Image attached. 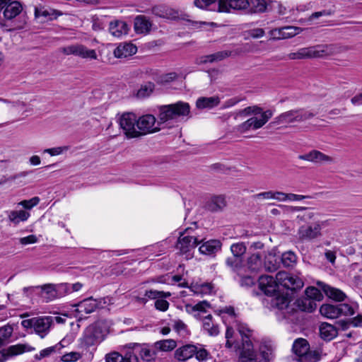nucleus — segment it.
<instances>
[{
    "instance_id": "f257e3e1",
    "label": "nucleus",
    "mask_w": 362,
    "mask_h": 362,
    "mask_svg": "<svg viewBox=\"0 0 362 362\" xmlns=\"http://www.w3.org/2000/svg\"><path fill=\"white\" fill-rule=\"evenodd\" d=\"M240 115L250 118L235 127V130L240 134H245L250 130H257L262 128L273 116L272 110L263 111L257 106L247 107L240 112Z\"/></svg>"
},
{
    "instance_id": "f03ea898",
    "label": "nucleus",
    "mask_w": 362,
    "mask_h": 362,
    "mask_svg": "<svg viewBox=\"0 0 362 362\" xmlns=\"http://www.w3.org/2000/svg\"><path fill=\"white\" fill-rule=\"evenodd\" d=\"M341 52V47L334 44H321L315 46L303 47L296 52L288 54L291 60L311 58H322L337 54Z\"/></svg>"
},
{
    "instance_id": "7ed1b4c3",
    "label": "nucleus",
    "mask_w": 362,
    "mask_h": 362,
    "mask_svg": "<svg viewBox=\"0 0 362 362\" xmlns=\"http://www.w3.org/2000/svg\"><path fill=\"white\" fill-rule=\"evenodd\" d=\"M190 110L189 103L183 101L162 105L158 109L159 123L168 124L170 122H178L180 119L189 118Z\"/></svg>"
},
{
    "instance_id": "20e7f679",
    "label": "nucleus",
    "mask_w": 362,
    "mask_h": 362,
    "mask_svg": "<svg viewBox=\"0 0 362 362\" xmlns=\"http://www.w3.org/2000/svg\"><path fill=\"white\" fill-rule=\"evenodd\" d=\"M210 304L206 300H202L195 305L187 303L185 305V310L187 313L192 315L196 319L203 320V329L210 336H216L219 332L217 325L212 322V315L210 314L204 316L207 313Z\"/></svg>"
},
{
    "instance_id": "39448f33",
    "label": "nucleus",
    "mask_w": 362,
    "mask_h": 362,
    "mask_svg": "<svg viewBox=\"0 0 362 362\" xmlns=\"http://www.w3.org/2000/svg\"><path fill=\"white\" fill-rule=\"evenodd\" d=\"M237 330L241 337L242 345L239 347L240 362H257V356L250 340L252 331L244 323H237Z\"/></svg>"
},
{
    "instance_id": "423d86ee",
    "label": "nucleus",
    "mask_w": 362,
    "mask_h": 362,
    "mask_svg": "<svg viewBox=\"0 0 362 362\" xmlns=\"http://www.w3.org/2000/svg\"><path fill=\"white\" fill-rule=\"evenodd\" d=\"M52 322V317L42 316L23 320L21 325L25 329H33L36 334L43 339L49 332Z\"/></svg>"
},
{
    "instance_id": "0eeeda50",
    "label": "nucleus",
    "mask_w": 362,
    "mask_h": 362,
    "mask_svg": "<svg viewBox=\"0 0 362 362\" xmlns=\"http://www.w3.org/2000/svg\"><path fill=\"white\" fill-rule=\"evenodd\" d=\"M292 350L298 357V362H317L320 359L319 354L317 351L310 350V345L305 339H296Z\"/></svg>"
},
{
    "instance_id": "6e6552de",
    "label": "nucleus",
    "mask_w": 362,
    "mask_h": 362,
    "mask_svg": "<svg viewBox=\"0 0 362 362\" xmlns=\"http://www.w3.org/2000/svg\"><path fill=\"white\" fill-rule=\"evenodd\" d=\"M314 114L304 109H296L281 113L274 119V123L278 124L300 122L312 118Z\"/></svg>"
},
{
    "instance_id": "1a4fd4ad",
    "label": "nucleus",
    "mask_w": 362,
    "mask_h": 362,
    "mask_svg": "<svg viewBox=\"0 0 362 362\" xmlns=\"http://www.w3.org/2000/svg\"><path fill=\"white\" fill-rule=\"evenodd\" d=\"M120 128L127 138L139 137L137 129V117L132 112H124L118 117Z\"/></svg>"
},
{
    "instance_id": "9d476101",
    "label": "nucleus",
    "mask_w": 362,
    "mask_h": 362,
    "mask_svg": "<svg viewBox=\"0 0 362 362\" xmlns=\"http://www.w3.org/2000/svg\"><path fill=\"white\" fill-rule=\"evenodd\" d=\"M162 124L159 123V119L156 121L153 115L147 114L139 117L137 118V129L140 132L139 136L160 131Z\"/></svg>"
},
{
    "instance_id": "9b49d317",
    "label": "nucleus",
    "mask_w": 362,
    "mask_h": 362,
    "mask_svg": "<svg viewBox=\"0 0 362 362\" xmlns=\"http://www.w3.org/2000/svg\"><path fill=\"white\" fill-rule=\"evenodd\" d=\"M103 340V336L101 330L96 325L88 326L84 331L82 337L79 339L81 346L86 348L94 346Z\"/></svg>"
},
{
    "instance_id": "f8f14e48",
    "label": "nucleus",
    "mask_w": 362,
    "mask_h": 362,
    "mask_svg": "<svg viewBox=\"0 0 362 362\" xmlns=\"http://www.w3.org/2000/svg\"><path fill=\"white\" fill-rule=\"evenodd\" d=\"M66 55H74L86 59H97L98 55L95 49H90L81 44L70 45L61 49Z\"/></svg>"
},
{
    "instance_id": "ddd939ff",
    "label": "nucleus",
    "mask_w": 362,
    "mask_h": 362,
    "mask_svg": "<svg viewBox=\"0 0 362 362\" xmlns=\"http://www.w3.org/2000/svg\"><path fill=\"white\" fill-rule=\"evenodd\" d=\"M276 279L279 285L291 291L299 290L304 286V282L300 277L286 272H279Z\"/></svg>"
},
{
    "instance_id": "4468645a",
    "label": "nucleus",
    "mask_w": 362,
    "mask_h": 362,
    "mask_svg": "<svg viewBox=\"0 0 362 362\" xmlns=\"http://www.w3.org/2000/svg\"><path fill=\"white\" fill-rule=\"evenodd\" d=\"M323 222H315L310 225L301 226L297 232L298 238L301 241L312 240L321 236Z\"/></svg>"
},
{
    "instance_id": "2eb2a0df",
    "label": "nucleus",
    "mask_w": 362,
    "mask_h": 362,
    "mask_svg": "<svg viewBox=\"0 0 362 362\" xmlns=\"http://www.w3.org/2000/svg\"><path fill=\"white\" fill-rule=\"evenodd\" d=\"M35 350V348L29 344H17L10 346L7 349L0 351V362H6L9 358Z\"/></svg>"
},
{
    "instance_id": "dca6fc26",
    "label": "nucleus",
    "mask_w": 362,
    "mask_h": 362,
    "mask_svg": "<svg viewBox=\"0 0 362 362\" xmlns=\"http://www.w3.org/2000/svg\"><path fill=\"white\" fill-rule=\"evenodd\" d=\"M199 241L194 235L189 234V229H187L180 235L178 238L176 248L182 253L190 252L198 245Z\"/></svg>"
},
{
    "instance_id": "f3484780",
    "label": "nucleus",
    "mask_w": 362,
    "mask_h": 362,
    "mask_svg": "<svg viewBox=\"0 0 362 362\" xmlns=\"http://www.w3.org/2000/svg\"><path fill=\"white\" fill-rule=\"evenodd\" d=\"M303 29L296 26H284L274 28L269 31V36L273 40H280L291 38L300 33Z\"/></svg>"
},
{
    "instance_id": "a211bd4d",
    "label": "nucleus",
    "mask_w": 362,
    "mask_h": 362,
    "mask_svg": "<svg viewBox=\"0 0 362 362\" xmlns=\"http://www.w3.org/2000/svg\"><path fill=\"white\" fill-rule=\"evenodd\" d=\"M259 288L267 296L275 295L278 291L279 283L272 276L262 275L259 278Z\"/></svg>"
},
{
    "instance_id": "6ab92c4d",
    "label": "nucleus",
    "mask_w": 362,
    "mask_h": 362,
    "mask_svg": "<svg viewBox=\"0 0 362 362\" xmlns=\"http://www.w3.org/2000/svg\"><path fill=\"white\" fill-rule=\"evenodd\" d=\"M300 160H306L316 164L329 163L333 162V158L317 150H312L306 153L299 155Z\"/></svg>"
},
{
    "instance_id": "aec40b11",
    "label": "nucleus",
    "mask_w": 362,
    "mask_h": 362,
    "mask_svg": "<svg viewBox=\"0 0 362 362\" xmlns=\"http://www.w3.org/2000/svg\"><path fill=\"white\" fill-rule=\"evenodd\" d=\"M249 4L248 0H218V12H230V9H245Z\"/></svg>"
},
{
    "instance_id": "412c9836",
    "label": "nucleus",
    "mask_w": 362,
    "mask_h": 362,
    "mask_svg": "<svg viewBox=\"0 0 362 362\" xmlns=\"http://www.w3.org/2000/svg\"><path fill=\"white\" fill-rule=\"evenodd\" d=\"M37 99L35 97H33L28 100V101H24L18 100L17 101H10L7 99H4L0 98V107H3L4 106L6 107L8 109L18 108L20 110H23L25 111H29L32 108L30 107L31 103L33 102H36Z\"/></svg>"
},
{
    "instance_id": "4be33fe9",
    "label": "nucleus",
    "mask_w": 362,
    "mask_h": 362,
    "mask_svg": "<svg viewBox=\"0 0 362 362\" xmlns=\"http://www.w3.org/2000/svg\"><path fill=\"white\" fill-rule=\"evenodd\" d=\"M136 47L130 42H122L115 49L113 54L116 58H127L136 54Z\"/></svg>"
},
{
    "instance_id": "5701e85b",
    "label": "nucleus",
    "mask_w": 362,
    "mask_h": 362,
    "mask_svg": "<svg viewBox=\"0 0 362 362\" xmlns=\"http://www.w3.org/2000/svg\"><path fill=\"white\" fill-rule=\"evenodd\" d=\"M317 284L321 287L322 290L328 298L335 301H344L346 298V295L339 288L330 286L329 285L320 281Z\"/></svg>"
},
{
    "instance_id": "b1692460",
    "label": "nucleus",
    "mask_w": 362,
    "mask_h": 362,
    "mask_svg": "<svg viewBox=\"0 0 362 362\" xmlns=\"http://www.w3.org/2000/svg\"><path fill=\"white\" fill-rule=\"evenodd\" d=\"M75 306L76 307V311L81 314L79 317L81 318L83 313L89 314L94 312L98 307V303L96 299L89 298L82 300Z\"/></svg>"
},
{
    "instance_id": "393cba45",
    "label": "nucleus",
    "mask_w": 362,
    "mask_h": 362,
    "mask_svg": "<svg viewBox=\"0 0 362 362\" xmlns=\"http://www.w3.org/2000/svg\"><path fill=\"white\" fill-rule=\"evenodd\" d=\"M105 362H139L137 356L132 352H128L124 356L119 352L113 351L105 355Z\"/></svg>"
},
{
    "instance_id": "a878e982",
    "label": "nucleus",
    "mask_w": 362,
    "mask_h": 362,
    "mask_svg": "<svg viewBox=\"0 0 362 362\" xmlns=\"http://www.w3.org/2000/svg\"><path fill=\"white\" fill-rule=\"evenodd\" d=\"M4 16L7 20H11L19 15L23 7L19 1L11 0L4 8Z\"/></svg>"
},
{
    "instance_id": "bb28decb",
    "label": "nucleus",
    "mask_w": 362,
    "mask_h": 362,
    "mask_svg": "<svg viewBox=\"0 0 362 362\" xmlns=\"http://www.w3.org/2000/svg\"><path fill=\"white\" fill-rule=\"evenodd\" d=\"M262 254L260 252H252L247 259L245 267L252 272H257L262 267Z\"/></svg>"
},
{
    "instance_id": "cd10ccee",
    "label": "nucleus",
    "mask_w": 362,
    "mask_h": 362,
    "mask_svg": "<svg viewBox=\"0 0 362 362\" xmlns=\"http://www.w3.org/2000/svg\"><path fill=\"white\" fill-rule=\"evenodd\" d=\"M152 27L151 22L144 16H138L134 20V30L138 34L149 33Z\"/></svg>"
},
{
    "instance_id": "c85d7f7f",
    "label": "nucleus",
    "mask_w": 362,
    "mask_h": 362,
    "mask_svg": "<svg viewBox=\"0 0 362 362\" xmlns=\"http://www.w3.org/2000/svg\"><path fill=\"white\" fill-rule=\"evenodd\" d=\"M129 28L127 24L122 21H114L110 23L109 31L110 34L116 37H121L128 33Z\"/></svg>"
},
{
    "instance_id": "c756f323",
    "label": "nucleus",
    "mask_w": 362,
    "mask_h": 362,
    "mask_svg": "<svg viewBox=\"0 0 362 362\" xmlns=\"http://www.w3.org/2000/svg\"><path fill=\"white\" fill-rule=\"evenodd\" d=\"M197 351V346L194 345H185L175 351V357L180 361H186L192 358Z\"/></svg>"
},
{
    "instance_id": "7c9ffc66",
    "label": "nucleus",
    "mask_w": 362,
    "mask_h": 362,
    "mask_svg": "<svg viewBox=\"0 0 362 362\" xmlns=\"http://www.w3.org/2000/svg\"><path fill=\"white\" fill-rule=\"evenodd\" d=\"M153 13L161 18L174 19L178 16L177 12L166 6H157L153 7Z\"/></svg>"
},
{
    "instance_id": "2f4dec72",
    "label": "nucleus",
    "mask_w": 362,
    "mask_h": 362,
    "mask_svg": "<svg viewBox=\"0 0 362 362\" xmlns=\"http://www.w3.org/2000/svg\"><path fill=\"white\" fill-rule=\"evenodd\" d=\"M189 288L194 294L201 296L210 295L214 293V289L211 283L192 284Z\"/></svg>"
},
{
    "instance_id": "473e14b6",
    "label": "nucleus",
    "mask_w": 362,
    "mask_h": 362,
    "mask_svg": "<svg viewBox=\"0 0 362 362\" xmlns=\"http://www.w3.org/2000/svg\"><path fill=\"white\" fill-rule=\"evenodd\" d=\"M30 216V213L25 210H12L8 212V218L14 225H18L26 221Z\"/></svg>"
},
{
    "instance_id": "72a5a7b5",
    "label": "nucleus",
    "mask_w": 362,
    "mask_h": 362,
    "mask_svg": "<svg viewBox=\"0 0 362 362\" xmlns=\"http://www.w3.org/2000/svg\"><path fill=\"white\" fill-rule=\"evenodd\" d=\"M158 352L155 347V344L151 346L146 344L141 346L139 355L146 361H154L158 357Z\"/></svg>"
},
{
    "instance_id": "f704fd0d",
    "label": "nucleus",
    "mask_w": 362,
    "mask_h": 362,
    "mask_svg": "<svg viewBox=\"0 0 362 362\" xmlns=\"http://www.w3.org/2000/svg\"><path fill=\"white\" fill-rule=\"evenodd\" d=\"M337 329L329 323H322L320 327V337L326 340L330 341L337 336Z\"/></svg>"
},
{
    "instance_id": "c9c22d12",
    "label": "nucleus",
    "mask_w": 362,
    "mask_h": 362,
    "mask_svg": "<svg viewBox=\"0 0 362 362\" xmlns=\"http://www.w3.org/2000/svg\"><path fill=\"white\" fill-rule=\"evenodd\" d=\"M221 243L216 240L207 241L199 247V251L204 255H212L221 249Z\"/></svg>"
},
{
    "instance_id": "e433bc0d",
    "label": "nucleus",
    "mask_w": 362,
    "mask_h": 362,
    "mask_svg": "<svg viewBox=\"0 0 362 362\" xmlns=\"http://www.w3.org/2000/svg\"><path fill=\"white\" fill-rule=\"evenodd\" d=\"M220 103V99L217 96L202 97L197 99L196 105L199 109L212 108L217 106Z\"/></svg>"
},
{
    "instance_id": "4c0bfd02",
    "label": "nucleus",
    "mask_w": 362,
    "mask_h": 362,
    "mask_svg": "<svg viewBox=\"0 0 362 362\" xmlns=\"http://www.w3.org/2000/svg\"><path fill=\"white\" fill-rule=\"evenodd\" d=\"M322 315L327 318L334 319L339 316L338 305L331 304H324L320 308Z\"/></svg>"
},
{
    "instance_id": "58836bf2",
    "label": "nucleus",
    "mask_w": 362,
    "mask_h": 362,
    "mask_svg": "<svg viewBox=\"0 0 362 362\" xmlns=\"http://www.w3.org/2000/svg\"><path fill=\"white\" fill-rule=\"evenodd\" d=\"M264 266L267 271L269 272H275L279 267L278 258L272 252L264 254Z\"/></svg>"
},
{
    "instance_id": "ea45409f",
    "label": "nucleus",
    "mask_w": 362,
    "mask_h": 362,
    "mask_svg": "<svg viewBox=\"0 0 362 362\" xmlns=\"http://www.w3.org/2000/svg\"><path fill=\"white\" fill-rule=\"evenodd\" d=\"M284 192L279 191H267L258 193L255 195L257 199H274L278 202H283Z\"/></svg>"
},
{
    "instance_id": "a19ab883",
    "label": "nucleus",
    "mask_w": 362,
    "mask_h": 362,
    "mask_svg": "<svg viewBox=\"0 0 362 362\" xmlns=\"http://www.w3.org/2000/svg\"><path fill=\"white\" fill-rule=\"evenodd\" d=\"M231 52L228 50L220 51L216 53L204 56L202 57V63H212L214 62L221 61L230 55Z\"/></svg>"
},
{
    "instance_id": "79ce46f5",
    "label": "nucleus",
    "mask_w": 362,
    "mask_h": 362,
    "mask_svg": "<svg viewBox=\"0 0 362 362\" xmlns=\"http://www.w3.org/2000/svg\"><path fill=\"white\" fill-rule=\"evenodd\" d=\"M297 305L300 310L308 313H312L317 308L316 302L306 297L298 299Z\"/></svg>"
},
{
    "instance_id": "37998d69",
    "label": "nucleus",
    "mask_w": 362,
    "mask_h": 362,
    "mask_svg": "<svg viewBox=\"0 0 362 362\" xmlns=\"http://www.w3.org/2000/svg\"><path fill=\"white\" fill-rule=\"evenodd\" d=\"M177 346V342L174 339H163L155 342V347L157 349L158 352L161 351H170Z\"/></svg>"
},
{
    "instance_id": "c03bdc74",
    "label": "nucleus",
    "mask_w": 362,
    "mask_h": 362,
    "mask_svg": "<svg viewBox=\"0 0 362 362\" xmlns=\"http://www.w3.org/2000/svg\"><path fill=\"white\" fill-rule=\"evenodd\" d=\"M226 204L225 197L223 196H215L211 197L208 203V209L212 211L222 209Z\"/></svg>"
},
{
    "instance_id": "a18cd8bd",
    "label": "nucleus",
    "mask_w": 362,
    "mask_h": 362,
    "mask_svg": "<svg viewBox=\"0 0 362 362\" xmlns=\"http://www.w3.org/2000/svg\"><path fill=\"white\" fill-rule=\"evenodd\" d=\"M275 297L272 299V304L273 306L279 310L286 309L290 303V300L287 296L280 295L278 291L274 295Z\"/></svg>"
},
{
    "instance_id": "49530a36",
    "label": "nucleus",
    "mask_w": 362,
    "mask_h": 362,
    "mask_svg": "<svg viewBox=\"0 0 362 362\" xmlns=\"http://www.w3.org/2000/svg\"><path fill=\"white\" fill-rule=\"evenodd\" d=\"M173 329L180 336L185 337L188 334L187 325L180 319L172 320Z\"/></svg>"
},
{
    "instance_id": "de8ad7c7",
    "label": "nucleus",
    "mask_w": 362,
    "mask_h": 362,
    "mask_svg": "<svg viewBox=\"0 0 362 362\" xmlns=\"http://www.w3.org/2000/svg\"><path fill=\"white\" fill-rule=\"evenodd\" d=\"M338 307L339 311V316H351L355 314L356 310L358 308V305L356 303H341L338 305Z\"/></svg>"
},
{
    "instance_id": "09e8293b",
    "label": "nucleus",
    "mask_w": 362,
    "mask_h": 362,
    "mask_svg": "<svg viewBox=\"0 0 362 362\" xmlns=\"http://www.w3.org/2000/svg\"><path fill=\"white\" fill-rule=\"evenodd\" d=\"M42 296L48 300H52L57 298L55 284H48L41 286Z\"/></svg>"
},
{
    "instance_id": "8fccbe9b",
    "label": "nucleus",
    "mask_w": 362,
    "mask_h": 362,
    "mask_svg": "<svg viewBox=\"0 0 362 362\" xmlns=\"http://www.w3.org/2000/svg\"><path fill=\"white\" fill-rule=\"evenodd\" d=\"M305 293L306 298H311L314 301H320L322 299V295L320 291L314 286L308 287L305 291Z\"/></svg>"
},
{
    "instance_id": "3c124183",
    "label": "nucleus",
    "mask_w": 362,
    "mask_h": 362,
    "mask_svg": "<svg viewBox=\"0 0 362 362\" xmlns=\"http://www.w3.org/2000/svg\"><path fill=\"white\" fill-rule=\"evenodd\" d=\"M144 296L148 299H155L156 300L160 298H168L171 296V293L156 290H148L146 291Z\"/></svg>"
},
{
    "instance_id": "603ef678",
    "label": "nucleus",
    "mask_w": 362,
    "mask_h": 362,
    "mask_svg": "<svg viewBox=\"0 0 362 362\" xmlns=\"http://www.w3.org/2000/svg\"><path fill=\"white\" fill-rule=\"evenodd\" d=\"M154 90V84L153 83H148L138 90L137 97L144 98L149 96Z\"/></svg>"
},
{
    "instance_id": "864d4df0",
    "label": "nucleus",
    "mask_w": 362,
    "mask_h": 362,
    "mask_svg": "<svg viewBox=\"0 0 362 362\" xmlns=\"http://www.w3.org/2000/svg\"><path fill=\"white\" fill-rule=\"evenodd\" d=\"M61 13L54 10H43L39 11L35 10V16L36 17H45L47 18V20L52 21L56 19L58 16H60Z\"/></svg>"
},
{
    "instance_id": "5fc2aeb1",
    "label": "nucleus",
    "mask_w": 362,
    "mask_h": 362,
    "mask_svg": "<svg viewBox=\"0 0 362 362\" xmlns=\"http://www.w3.org/2000/svg\"><path fill=\"white\" fill-rule=\"evenodd\" d=\"M296 261V255L293 252H284L281 256V262L284 267H289L293 266V264Z\"/></svg>"
},
{
    "instance_id": "6e6d98bb",
    "label": "nucleus",
    "mask_w": 362,
    "mask_h": 362,
    "mask_svg": "<svg viewBox=\"0 0 362 362\" xmlns=\"http://www.w3.org/2000/svg\"><path fill=\"white\" fill-rule=\"evenodd\" d=\"M230 250L233 256L238 258L246 252V246L243 243H234L230 246Z\"/></svg>"
},
{
    "instance_id": "4d7b16f0",
    "label": "nucleus",
    "mask_w": 362,
    "mask_h": 362,
    "mask_svg": "<svg viewBox=\"0 0 362 362\" xmlns=\"http://www.w3.org/2000/svg\"><path fill=\"white\" fill-rule=\"evenodd\" d=\"M13 328L10 325L4 326L0 328V346L11 336Z\"/></svg>"
},
{
    "instance_id": "13d9d810",
    "label": "nucleus",
    "mask_w": 362,
    "mask_h": 362,
    "mask_svg": "<svg viewBox=\"0 0 362 362\" xmlns=\"http://www.w3.org/2000/svg\"><path fill=\"white\" fill-rule=\"evenodd\" d=\"M177 78V74L175 72H171L168 74H164L158 76L156 81H157V83L160 84H165L175 80Z\"/></svg>"
},
{
    "instance_id": "bf43d9fd",
    "label": "nucleus",
    "mask_w": 362,
    "mask_h": 362,
    "mask_svg": "<svg viewBox=\"0 0 362 362\" xmlns=\"http://www.w3.org/2000/svg\"><path fill=\"white\" fill-rule=\"evenodd\" d=\"M40 202V199L37 197L31 198L30 199H25L20 202L18 206H21L26 210H30L34 206H37Z\"/></svg>"
},
{
    "instance_id": "052dcab7",
    "label": "nucleus",
    "mask_w": 362,
    "mask_h": 362,
    "mask_svg": "<svg viewBox=\"0 0 362 362\" xmlns=\"http://www.w3.org/2000/svg\"><path fill=\"white\" fill-rule=\"evenodd\" d=\"M57 346H49L41 350L38 354L34 356V358L37 361H40L44 358L49 357L56 351Z\"/></svg>"
},
{
    "instance_id": "680f3d73",
    "label": "nucleus",
    "mask_w": 362,
    "mask_h": 362,
    "mask_svg": "<svg viewBox=\"0 0 362 362\" xmlns=\"http://www.w3.org/2000/svg\"><path fill=\"white\" fill-rule=\"evenodd\" d=\"M82 358V354L77 351H71L64 354L61 357L62 362H76Z\"/></svg>"
},
{
    "instance_id": "e2e57ef3",
    "label": "nucleus",
    "mask_w": 362,
    "mask_h": 362,
    "mask_svg": "<svg viewBox=\"0 0 362 362\" xmlns=\"http://www.w3.org/2000/svg\"><path fill=\"white\" fill-rule=\"evenodd\" d=\"M226 264L230 267L231 269L237 272L239 274L241 273L242 270V266L240 264V259L233 257H228L226 259Z\"/></svg>"
},
{
    "instance_id": "0e129e2a",
    "label": "nucleus",
    "mask_w": 362,
    "mask_h": 362,
    "mask_svg": "<svg viewBox=\"0 0 362 362\" xmlns=\"http://www.w3.org/2000/svg\"><path fill=\"white\" fill-rule=\"evenodd\" d=\"M57 298L71 293L70 284L66 283L55 284Z\"/></svg>"
},
{
    "instance_id": "69168bd1",
    "label": "nucleus",
    "mask_w": 362,
    "mask_h": 362,
    "mask_svg": "<svg viewBox=\"0 0 362 362\" xmlns=\"http://www.w3.org/2000/svg\"><path fill=\"white\" fill-rule=\"evenodd\" d=\"M68 149V146H57L51 148H46L44 150V153H47L52 156H54L62 154L63 153L67 151Z\"/></svg>"
},
{
    "instance_id": "338daca9",
    "label": "nucleus",
    "mask_w": 362,
    "mask_h": 362,
    "mask_svg": "<svg viewBox=\"0 0 362 362\" xmlns=\"http://www.w3.org/2000/svg\"><path fill=\"white\" fill-rule=\"evenodd\" d=\"M307 196L301 195V194H296L293 193H285L284 192L283 202H299L305 198Z\"/></svg>"
},
{
    "instance_id": "774afa93",
    "label": "nucleus",
    "mask_w": 362,
    "mask_h": 362,
    "mask_svg": "<svg viewBox=\"0 0 362 362\" xmlns=\"http://www.w3.org/2000/svg\"><path fill=\"white\" fill-rule=\"evenodd\" d=\"M165 298H160L155 301L154 305L156 310L162 312L168 310L170 304Z\"/></svg>"
}]
</instances>
